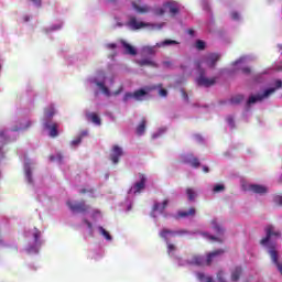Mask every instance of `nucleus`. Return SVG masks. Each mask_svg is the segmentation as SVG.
Masks as SVG:
<instances>
[{"label": "nucleus", "mask_w": 282, "mask_h": 282, "mask_svg": "<svg viewBox=\"0 0 282 282\" xmlns=\"http://www.w3.org/2000/svg\"><path fill=\"white\" fill-rule=\"evenodd\" d=\"M25 176H26L29 184H32V170L30 167L25 169Z\"/></svg>", "instance_id": "obj_35"}, {"label": "nucleus", "mask_w": 282, "mask_h": 282, "mask_svg": "<svg viewBox=\"0 0 282 282\" xmlns=\"http://www.w3.org/2000/svg\"><path fill=\"white\" fill-rule=\"evenodd\" d=\"M159 95L162 96L163 98H166L169 96V91L164 88L160 89Z\"/></svg>", "instance_id": "obj_41"}, {"label": "nucleus", "mask_w": 282, "mask_h": 282, "mask_svg": "<svg viewBox=\"0 0 282 282\" xmlns=\"http://www.w3.org/2000/svg\"><path fill=\"white\" fill-rule=\"evenodd\" d=\"M241 102H243V95H236L230 98L231 105H241Z\"/></svg>", "instance_id": "obj_26"}, {"label": "nucleus", "mask_w": 282, "mask_h": 282, "mask_svg": "<svg viewBox=\"0 0 282 282\" xmlns=\"http://www.w3.org/2000/svg\"><path fill=\"white\" fill-rule=\"evenodd\" d=\"M197 69L199 72L198 77L196 78V83L198 87H213L215 83H217V77L207 78L206 77V70L202 68V63H197Z\"/></svg>", "instance_id": "obj_2"}, {"label": "nucleus", "mask_w": 282, "mask_h": 282, "mask_svg": "<svg viewBox=\"0 0 282 282\" xmlns=\"http://www.w3.org/2000/svg\"><path fill=\"white\" fill-rule=\"evenodd\" d=\"M163 8L165 11L167 10L170 12L171 17H176V14H180V3L176 1L164 2Z\"/></svg>", "instance_id": "obj_9"}, {"label": "nucleus", "mask_w": 282, "mask_h": 282, "mask_svg": "<svg viewBox=\"0 0 282 282\" xmlns=\"http://www.w3.org/2000/svg\"><path fill=\"white\" fill-rule=\"evenodd\" d=\"M219 58H221V55L217 53H208L204 56L203 63H206L207 67L210 69H215V66L217 65V62H219Z\"/></svg>", "instance_id": "obj_7"}, {"label": "nucleus", "mask_w": 282, "mask_h": 282, "mask_svg": "<svg viewBox=\"0 0 282 282\" xmlns=\"http://www.w3.org/2000/svg\"><path fill=\"white\" fill-rule=\"evenodd\" d=\"M96 85H97V87H99V89L102 91V94H105V96H111V93L109 91V88L107 86H105V83L97 82Z\"/></svg>", "instance_id": "obj_25"}, {"label": "nucleus", "mask_w": 282, "mask_h": 282, "mask_svg": "<svg viewBox=\"0 0 282 282\" xmlns=\"http://www.w3.org/2000/svg\"><path fill=\"white\" fill-rule=\"evenodd\" d=\"M56 113L54 106H50L48 108H46L44 110V117L46 120H50L52 118H54V115Z\"/></svg>", "instance_id": "obj_23"}, {"label": "nucleus", "mask_w": 282, "mask_h": 282, "mask_svg": "<svg viewBox=\"0 0 282 282\" xmlns=\"http://www.w3.org/2000/svg\"><path fill=\"white\" fill-rule=\"evenodd\" d=\"M281 87H282V80L281 79L275 80V89H281Z\"/></svg>", "instance_id": "obj_45"}, {"label": "nucleus", "mask_w": 282, "mask_h": 282, "mask_svg": "<svg viewBox=\"0 0 282 282\" xmlns=\"http://www.w3.org/2000/svg\"><path fill=\"white\" fill-rule=\"evenodd\" d=\"M248 191L256 193L257 195H265V193H268V187L264 185L251 184L249 185Z\"/></svg>", "instance_id": "obj_12"}, {"label": "nucleus", "mask_w": 282, "mask_h": 282, "mask_svg": "<svg viewBox=\"0 0 282 282\" xmlns=\"http://www.w3.org/2000/svg\"><path fill=\"white\" fill-rule=\"evenodd\" d=\"M212 224L216 235L218 236L224 235V228L217 224V220H213Z\"/></svg>", "instance_id": "obj_27"}, {"label": "nucleus", "mask_w": 282, "mask_h": 282, "mask_svg": "<svg viewBox=\"0 0 282 282\" xmlns=\"http://www.w3.org/2000/svg\"><path fill=\"white\" fill-rule=\"evenodd\" d=\"M213 191H214V193H221V192L226 191V186H224L221 184H217L214 186Z\"/></svg>", "instance_id": "obj_34"}, {"label": "nucleus", "mask_w": 282, "mask_h": 282, "mask_svg": "<svg viewBox=\"0 0 282 282\" xmlns=\"http://www.w3.org/2000/svg\"><path fill=\"white\" fill-rule=\"evenodd\" d=\"M23 19H24L25 23H28V21H30V17L29 15H25Z\"/></svg>", "instance_id": "obj_56"}, {"label": "nucleus", "mask_w": 282, "mask_h": 282, "mask_svg": "<svg viewBox=\"0 0 282 282\" xmlns=\"http://www.w3.org/2000/svg\"><path fill=\"white\" fill-rule=\"evenodd\" d=\"M203 236L206 237V239H209V241H218L219 243L224 242V240H221L220 238H217L209 234H203Z\"/></svg>", "instance_id": "obj_30"}, {"label": "nucleus", "mask_w": 282, "mask_h": 282, "mask_svg": "<svg viewBox=\"0 0 282 282\" xmlns=\"http://www.w3.org/2000/svg\"><path fill=\"white\" fill-rule=\"evenodd\" d=\"M274 91H276V88H269L262 95L250 96L247 100L248 107H250V105H254L256 102H261V100L264 98H269L271 94H274Z\"/></svg>", "instance_id": "obj_5"}, {"label": "nucleus", "mask_w": 282, "mask_h": 282, "mask_svg": "<svg viewBox=\"0 0 282 282\" xmlns=\"http://www.w3.org/2000/svg\"><path fill=\"white\" fill-rule=\"evenodd\" d=\"M66 206H68L72 213H89V205H86L85 200L79 203H72L70 200L66 202Z\"/></svg>", "instance_id": "obj_4"}, {"label": "nucleus", "mask_w": 282, "mask_h": 282, "mask_svg": "<svg viewBox=\"0 0 282 282\" xmlns=\"http://www.w3.org/2000/svg\"><path fill=\"white\" fill-rule=\"evenodd\" d=\"M107 1V3H117L118 2V0H106Z\"/></svg>", "instance_id": "obj_54"}, {"label": "nucleus", "mask_w": 282, "mask_h": 282, "mask_svg": "<svg viewBox=\"0 0 282 282\" xmlns=\"http://www.w3.org/2000/svg\"><path fill=\"white\" fill-rule=\"evenodd\" d=\"M35 6L41 8V0H31Z\"/></svg>", "instance_id": "obj_50"}, {"label": "nucleus", "mask_w": 282, "mask_h": 282, "mask_svg": "<svg viewBox=\"0 0 282 282\" xmlns=\"http://www.w3.org/2000/svg\"><path fill=\"white\" fill-rule=\"evenodd\" d=\"M80 142H83V139H80V137H78L77 139H74L70 144L72 147H78V144H80Z\"/></svg>", "instance_id": "obj_37"}, {"label": "nucleus", "mask_w": 282, "mask_h": 282, "mask_svg": "<svg viewBox=\"0 0 282 282\" xmlns=\"http://www.w3.org/2000/svg\"><path fill=\"white\" fill-rule=\"evenodd\" d=\"M99 232L100 235H102V237H105V239H107V241H111V234H109V231H107L102 227H99Z\"/></svg>", "instance_id": "obj_29"}, {"label": "nucleus", "mask_w": 282, "mask_h": 282, "mask_svg": "<svg viewBox=\"0 0 282 282\" xmlns=\"http://www.w3.org/2000/svg\"><path fill=\"white\" fill-rule=\"evenodd\" d=\"M144 131H147V119H142L140 124L137 127V134L144 135Z\"/></svg>", "instance_id": "obj_21"}, {"label": "nucleus", "mask_w": 282, "mask_h": 282, "mask_svg": "<svg viewBox=\"0 0 282 282\" xmlns=\"http://www.w3.org/2000/svg\"><path fill=\"white\" fill-rule=\"evenodd\" d=\"M189 164H191L194 169H199V166H200L202 163H199V159L194 158V159H192V160L189 161Z\"/></svg>", "instance_id": "obj_31"}, {"label": "nucleus", "mask_w": 282, "mask_h": 282, "mask_svg": "<svg viewBox=\"0 0 282 282\" xmlns=\"http://www.w3.org/2000/svg\"><path fill=\"white\" fill-rule=\"evenodd\" d=\"M241 72H242V74L248 75V74H251L252 69H251L250 67H243V68L241 69Z\"/></svg>", "instance_id": "obj_44"}, {"label": "nucleus", "mask_w": 282, "mask_h": 282, "mask_svg": "<svg viewBox=\"0 0 282 282\" xmlns=\"http://www.w3.org/2000/svg\"><path fill=\"white\" fill-rule=\"evenodd\" d=\"M180 67H181V69L184 72V70L186 69V67H187V66H186V65H184V64H181V65H180Z\"/></svg>", "instance_id": "obj_55"}, {"label": "nucleus", "mask_w": 282, "mask_h": 282, "mask_svg": "<svg viewBox=\"0 0 282 282\" xmlns=\"http://www.w3.org/2000/svg\"><path fill=\"white\" fill-rule=\"evenodd\" d=\"M107 47H109V50H116V47L118 46L116 45V43H110L107 45Z\"/></svg>", "instance_id": "obj_49"}, {"label": "nucleus", "mask_w": 282, "mask_h": 282, "mask_svg": "<svg viewBox=\"0 0 282 282\" xmlns=\"http://www.w3.org/2000/svg\"><path fill=\"white\" fill-rule=\"evenodd\" d=\"M86 118H87V120H89L94 124H97L98 127H100L101 120H100V117L98 116V113L88 112V113H86Z\"/></svg>", "instance_id": "obj_17"}, {"label": "nucleus", "mask_w": 282, "mask_h": 282, "mask_svg": "<svg viewBox=\"0 0 282 282\" xmlns=\"http://www.w3.org/2000/svg\"><path fill=\"white\" fill-rule=\"evenodd\" d=\"M163 65H164V67H172L173 66V62H169V61H166V62H163Z\"/></svg>", "instance_id": "obj_48"}, {"label": "nucleus", "mask_w": 282, "mask_h": 282, "mask_svg": "<svg viewBox=\"0 0 282 282\" xmlns=\"http://www.w3.org/2000/svg\"><path fill=\"white\" fill-rule=\"evenodd\" d=\"M57 158H58V161H59V162H63V155L57 154Z\"/></svg>", "instance_id": "obj_57"}, {"label": "nucleus", "mask_w": 282, "mask_h": 282, "mask_svg": "<svg viewBox=\"0 0 282 282\" xmlns=\"http://www.w3.org/2000/svg\"><path fill=\"white\" fill-rule=\"evenodd\" d=\"M44 127H45V129H48L51 138H57V135H58V123L50 124L48 122H46L44 124Z\"/></svg>", "instance_id": "obj_14"}, {"label": "nucleus", "mask_w": 282, "mask_h": 282, "mask_svg": "<svg viewBox=\"0 0 282 282\" xmlns=\"http://www.w3.org/2000/svg\"><path fill=\"white\" fill-rule=\"evenodd\" d=\"M84 224H86V226L91 229L94 226L91 225V223L89 220H87V218L84 219Z\"/></svg>", "instance_id": "obj_47"}, {"label": "nucleus", "mask_w": 282, "mask_h": 282, "mask_svg": "<svg viewBox=\"0 0 282 282\" xmlns=\"http://www.w3.org/2000/svg\"><path fill=\"white\" fill-rule=\"evenodd\" d=\"M121 45L126 50V54H129L130 56H135L138 54V51L135 50V47H133L131 44L127 43L126 41H122Z\"/></svg>", "instance_id": "obj_16"}, {"label": "nucleus", "mask_w": 282, "mask_h": 282, "mask_svg": "<svg viewBox=\"0 0 282 282\" xmlns=\"http://www.w3.org/2000/svg\"><path fill=\"white\" fill-rule=\"evenodd\" d=\"M196 209L191 207L187 212H178L176 219H185V217H195Z\"/></svg>", "instance_id": "obj_15"}, {"label": "nucleus", "mask_w": 282, "mask_h": 282, "mask_svg": "<svg viewBox=\"0 0 282 282\" xmlns=\"http://www.w3.org/2000/svg\"><path fill=\"white\" fill-rule=\"evenodd\" d=\"M35 243H39V239H41V231H35L33 234Z\"/></svg>", "instance_id": "obj_40"}, {"label": "nucleus", "mask_w": 282, "mask_h": 282, "mask_svg": "<svg viewBox=\"0 0 282 282\" xmlns=\"http://www.w3.org/2000/svg\"><path fill=\"white\" fill-rule=\"evenodd\" d=\"M217 280H218L219 282H226V279H224V272H223V271H219V272L217 273Z\"/></svg>", "instance_id": "obj_39"}, {"label": "nucleus", "mask_w": 282, "mask_h": 282, "mask_svg": "<svg viewBox=\"0 0 282 282\" xmlns=\"http://www.w3.org/2000/svg\"><path fill=\"white\" fill-rule=\"evenodd\" d=\"M122 91V88H120L119 90H117L116 93H115V96H118V94H120Z\"/></svg>", "instance_id": "obj_59"}, {"label": "nucleus", "mask_w": 282, "mask_h": 282, "mask_svg": "<svg viewBox=\"0 0 282 282\" xmlns=\"http://www.w3.org/2000/svg\"><path fill=\"white\" fill-rule=\"evenodd\" d=\"M167 206H169V199H164L162 204L155 203V204L153 205V210H154V212H158V210H159V213H164V210H166V207H167Z\"/></svg>", "instance_id": "obj_19"}, {"label": "nucleus", "mask_w": 282, "mask_h": 282, "mask_svg": "<svg viewBox=\"0 0 282 282\" xmlns=\"http://www.w3.org/2000/svg\"><path fill=\"white\" fill-rule=\"evenodd\" d=\"M228 122H229V124H232V122H234L232 117L228 118Z\"/></svg>", "instance_id": "obj_58"}, {"label": "nucleus", "mask_w": 282, "mask_h": 282, "mask_svg": "<svg viewBox=\"0 0 282 282\" xmlns=\"http://www.w3.org/2000/svg\"><path fill=\"white\" fill-rule=\"evenodd\" d=\"M224 252H226L224 249H218V250L212 251V252L207 253L206 259H204V257H202V256H193L189 260V263L192 265H210L213 263V261H215V259H217V257H221V254H224Z\"/></svg>", "instance_id": "obj_1"}, {"label": "nucleus", "mask_w": 282, "mask_h": 282, "mask_svg": "<svg viewBox=\"0 0 282 282\" xmlns=\"http://www.w3.org/2000/svg\"><path fill=\"white\" fill-rule=\"evenodd\" d=\"M181 94H182V98L184 100H188V93H186V90H184V88L181 89Z\"/></svg>", "instance_id": "obj_42"}, {"label": "nucleus", "mask_w": 282, "mask_h": 282, "mask_svg": "<svg viewBox=\"0 0 282 282\" xmlns=\"http://www.w3.org/2000/svg\"><path fill=\"white\" fill-rule=\"evenodd\" d=\"M167 243V252L169 254H171V252H175V250H177V247H175V245L171 243L169 241V238H167V241H165Z\"/></svg>", "instance_id": "obj_32"}, {"label": "nucleus", "mask_w": 282, "mask_h": 282, "mask_svg": "<svg viewBox=\"0 0 282 282\" xmlns=\"http://www.w3.org/2000/svg\"><path fill=\"white\" fill-rule=\"evenodd\" d=\"M79 193H80V195H85L86 193H91V194H94V189H87V188H82L80 191H79Z\"/></svg>", "instance_id": "obj_43"}, {"label": "nucleus", "mask_w": 282, "mask_h": 282, "mask_svg": "<svg viewBox=\"0 0 282 282\" xmlns=\"http://www.w3.org/2000/svg\"><path fill=\"white\" fill-rule=\"evenodd\" d=\"M241 274H243V269L241 267H236L231 271V281L237 282L241 279Z\"/></svg>", "instance_id": "obj_18"}, {"label": "nucleus", "mask_w": 282, "mask_h": 282, "mask_svg": "<svg viewBox=\"0 0 282 282\" xmlns=\"http://www.w3.org/2000/svg\"><path fill=\"white\" fill-rule=\"evenodd\" d=\"M196 48L197 50H206V42L202 41V40H197L196 41Z\"/></svg>", "instance_id": "obj_33"}, {"label": "nucleus", "mask_w": 282, "mask_h": 282, "mask_svg": "<svg viewBox=\"0 0 282 282\" xmlns=\"http://www.w3.org/2000/svg\"><path fill=\"white\" fill-rule=\"evenodd\" d=\"M273 202L279 206H282V196L281 195L274 196Z\"/></svg>", "instance_id": "obj_38"}, {"label": "nucleus", "mask_w": 282, "mask_h": 282, "mask_svg": "<svg viewBox=\"0 0 282 282\" xmlns=\"http://www.w3.org/2000/svg\"><path fill=\"white\" fill-rule=\"evenodd\" d=\"M147 90L144 89H138L134 93H126L123 96V102H128V100H131L133 98L134 100H142L144 96H147Z\"/></svg>", "instance_id": "obj_8"}, {"label": "nucleus", "mask_w": 282, "mask_h": 282, "mask_svg": "<svg viewBox=\"0 0 282 282\" xmlns=\"http://www.w3.org/2000/svg\"><path fill=\"white\" fill-rule=\"evenodd\" d=\"M32 127V122L28 121L26 126H21L20 128H14L13 131H19L20 129H30Z\"/></svg>", "instance_id": "obj_36"}, {"label": "nucleus", "mask_w": 282, "mask_h": 282, "mask_svg": "<svg viewBox=\"0 0 282 282\" xmlns=\"http://www.w3.org/2000/svg\"><path fill=\"white\" fill-rule=\"evenodd\" d=\"M187 195L188 202H195V197H197V192L193 187H187L185 191Z\"/></svg>", "instance_id": "obj_20"}, {"label": "nucleus", "mask_w": 282, "mask_h": 282, "mask_svg": "<svg viewBox=\"0 0 282 282\" xmlns=\"http://www.w3.org/2000/svg\"><path fill=\"white\" fill-rule=\"evenodd\" d=\"M166 45H180V42L175 40H164L161 43H156V47H166Z\"/></svg>", "instance_id": "obj_24"}, {"label": "nucleus", "mask_w": 282, "mask_h": 282, "mask_svg": "<svg viewBox=\"0 0 282 282\" xmlns=\"http://www.w3.org/2000/svg\"><path fill=\"white\" fill-rule=\"evenodd\" d=\"M131 6L133 10L138 12V14H149V12H151V7H149V4H143L140 7L135 1H132Z\"/></svg>", "instance_id": "obj_13"}, {"label": "nucleus", "mask_w": 282, "mask_h": 282, "mask_svg": "<svg viewBox=\"0 0 282 282\" xmlns=\"http://www.w3.org/2000/svg\"><path fill=\"white\" fill-rule=\"evenodd\" d=\"M155 17H164L166 14V9L164 7H158L153 10Z\"/></svg>", "instance_id": "obj_28"}, {"label": "nucleus", "mask_w": 282, "mask_h": 282, "mask_svg": "<svg viewBox=\"0 0 282 282\" xmlns=\"http://www.w3.org/2000/svg\"><path fill=\"white\" fill-rule=\"evenodd\" d=\"M87 135V131H83L79 135L80 140H83V138H85Z\"/></svg>", "instance_id": "obj_51"}, {"label": "nucleus", "mask_w": 282, "mask_h": 282, "mask_svg": "<svg viewBox=\"0 0 282 282\" xmlns=\"http://www.w3.org/2000/svg\"><path fill=\"white\" fill-rule=\"evenodd\" d=\"M231 19H234V21H237L239 19V13L232 12L231 13Z\"/></svg>", "instance_id": "obj_46"}, {"label": "nucleus", "mask_w": 282, "mask_h": 282, "mask_svg": "<svg viewBox=\"0 0 282 282\" xmlns=\"http://www.w3.org/2000/svg\"><path fill=\"white\" fill-rule=\"evenodd\" d=\"M122 148L119 145H113L110 153V160L112 164H118V162H120V158H122Z\"/></svg>", "instance_id": "obj_10"}, {"label": "nucleus", "mask_w": 282, "mask_h": 282, "mask_svg": "<svg viewBox=\"0 0 282 282\" xmlns=\"http://www.w3.org/2000/svg\"><path fill=\"white\" fill-rule=\"evenodd\" d=\"M169 235H171V237H185V235H191V231L186 229L171 230L163 228L159 234L161 239H164V241H169Z\"/></svg>", "instance_id": "obj_3"}, {"label": "nucleus", "mask_w": 282, "mask_h": 282, "mask_svg": "<svg viewBox=\"0 0 282 282\" xmlns=\"http://www.w3.org/2000/svg\"><path fill=\"white\" fill-rule=\"evenodd\" d=\"M55 158L54 156H51V162H54Z\"/></svg>", "instance_id": "obj_61"}, {"label": "nucleus", "mask_w": 282, "mask_h": 282, "mask_svg": "<svg viewBox=\"0 0 282 282\" xmlns=\"http://www.w3.org/2000/svg\"><path fill=\"white\" fill-rule=\"evenodd\" d=\"M239 63H241V61H236V62H235V65H237V64H239Z\"/></svg>", "instance_id": "obj_60"}, {"label": "nucleus", "mask_w": 282, "mask_h": 282, "mask_svg": "<svg viewBox=\"0 0 282 282\" xmlns=\"http://www.w3.org/2000/svg\"><path fill=\"white\" fill-rule=\"evenodd\" d=\"M138 65H140V67H144V66H149V67H158V64L149 58L145 59H141L138 62Z\"/></svg>", "instance_id": "obj_22"}, {"label": "nucleus", "mask_w": 282, "mask_h": 282, "mask_svg": "<svg viewBox=\"0 0 282 282\" xmlns=\"http://www.w3.org/2000/svg\"><path fill=\"white\" fill-rule=\"evenodd\" d=\"M129 28L131 30H141V28H149V23L147 22H140L135 17H131L130 20L128 21Z\"/></svg>", "instance_id": "obj_11"}, {"label": "nucleus", "mask_w": 282, "mask_h": 282, "mask_svg": "<svg viewBox=\"0 0 282 282\" xmlns=\"http://www.w3.org/2000/svg\"><path fill=\"white\" fill-rule=\"evenodd\" d=\"M139 182L134 183V185L130 188L129 193H133L137 195V193H142L144 188H147V175L140 173L139 174Z\"/></svg>", "instance_id": "obj_6"}, {"label": "nucleus", "mask_w": 282, "mask_h": 282, "mask_svg": "<svg viewBox=\"0 0 282 282\" xmlns=\"http://www.w3.org/2000/svg\"><path fill=\"white\" fill-rule=\"evenodd\" d=\"M188 34H189L191 36H193V35L195 34V31H194L193 29H189V30H188Z\"/></svg>", "instance_id": "obj_53"}, {"label": "nucleus", "mask_w": 282, "mask_h": 282, "mask_svg": "<svg viewBox=\"0 0 282 282\" xmlns=\"http://www.w3.org/2000/svg\"><path fill=\"white\" fill-rule=\"evenodd\" d=\"M203 171H204L205 173H209L210 169H208V166L204 165V166H203Z\"/></svg>", "instance_id": "obj_52"}]
</instances>
